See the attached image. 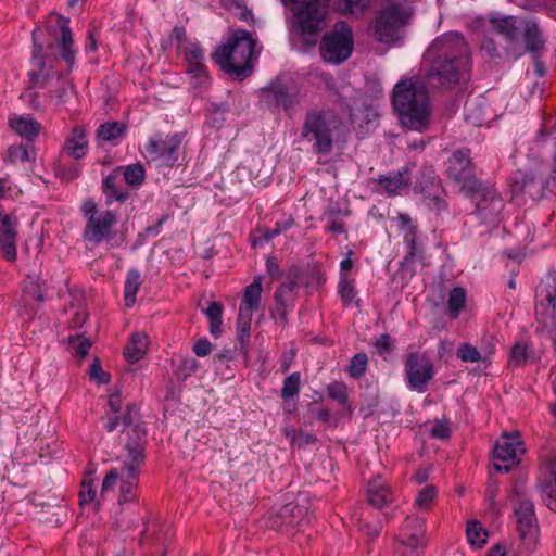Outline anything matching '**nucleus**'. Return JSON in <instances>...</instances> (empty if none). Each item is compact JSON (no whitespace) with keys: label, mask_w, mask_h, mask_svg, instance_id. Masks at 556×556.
Returning a JSON list of instances; mask_svg holds the SVG:
<instances>
[{"label":"nucleus","mask_w":556,"mask_h":556,"mask_svg":"<svg viewBox=\"0 0 556 556\" xmlns=\"http://www.w3.org/2000/svg\"><path fill=\"white\" fill-rule=\"evenodd\" d=\"M428 67L422 80L416 77L399 81L392 92V104L401 124L410 130L428 125V88L451 89L468 78L472 60L468 43L457 31L434 38L425 53Z\"/></svg>","instance_id":"f257e3e1"},{"label":"nucleus","mask_w":556,"mask_h":556,"mask_svg":"<svg viewBox=\"0 0 556 556\" xmlns=\"http://www.w3.org/2000/svg\"><path fill=\"white\" fill-rule=\"evenodd\" d=\"M124 431L128 440L125 444L126 455L118 467L111 468L103 478L101 496L113 493L118 486V505L135 503L138 500L140 466L144 462L147 432L141 427L140 415L135 404H128L122 415Z\"/></svg>","instance_id":"f03ea898"},{"label":"nucleus","mask_w":556,"mask_h":556,"mask_svg":"<svg viewBox=\"0 0 556 556\" xmlns=\"http://www.w3.org/2000/svg\"><path fill=\"white\" fill-rule=\"evenodd\" d=\"M370 4V0H309L296 3L294 16L301 40L307 47L318 42L321 30L326 26L328 8L341 13H362Z\"/></svg>","instance_id":"7ed1b4c3"},{"label":"nucleus","mask_w":556,"mask_h":556,"mask_svg":"<svg viewBox=\"0 0 556 556\" xmlns=\"http://www.w3.org/2000/svg\"><path fill=\"white\" fill-rule=\"evenodd\" d=\"M346 126L330 108H312L305 112L301 137L312 144L316 156H328L337 143L346 141Z\"/></svg>","instance_id":"20e7f679"},{"label":"nucleus","mask_w":556,"mask_h":556,"mask_svg":"<svg viewBox=\"0 0 556 556\" xmlns=\"http://www.w3.org/2000/svg\"><path fill=\"white\" fill-rule=\"evenodd\" d=\"M254 48L251 33L237 29L216 49L213 58L222 71L242 80L252 74Z\"/></svg>","instance_id":"39448f33"},{"label":"nucleus","mask_w":556,"mask_h":556,"mask_svg":"<svg viewBox=\"0 0 556 556\" xmlns=\"http://www.w3.org/2000/svg\"><path fill=\"white\" fill-rule=\"evenodd\" d=\"M412 13V8L407 4L406 0L387 5L375 20L372 36L383 43L401 39L404 28L409 23Z\"/></svg>","instance_id":"423d86ee"},{"label":"nucleus","mask_w":556,"mask_h":556,"mask_svg":"<svg viewBox=\"0 0 556 556\" xmlns=\"http://www.w3.org/2000/svg\"><path fill=\"white\" fill-rule=\"evenodd\" d=\"M260 102L270 111H283L292 115L301 105L300 89L281 79H274L260 89Z\"/></svg>","instance_id":"0eeeda50"},{"label":"nucleus","mask_w":556,"mask_h":556,"mask_svg":"<svg viewBox=\"0 0 556 556\" xmlns=\"http://www.w3.org/2000/svg\"><path fill=\"white\" fill-rule=\"evenodd\" d=\"M354 38L352 28L344 22H339L334 28L326 33L319 42L321 59L331 64H342L352 54Z\"/></svg>","instance_id":"6e6552de"},{"label":"nucleus","mask_w":556,"mask_h":556,"mask_svg":"<svg viewBox=\"0 0 556 556\" xmlns=\"http://www.w3.org/2000/svg\"><path fill=\"white\" fill-rule=\"evenodd\" d=\"M514 515L520 541L519 554L529 555L535 551L539 543V525L532 501L518 497Z\"/></svg>","instance_id":"1a4fd4ad"},{"label":"nucleus","mask_w":556,"mask_h":556,"mask_svg":"<svg viewBox=\"0 0 556 556\" xmlns=\"http://www.w3.org/2000/svg\"><path fill=\"white\" fill-rule=\"evenodd\" d=\"M122 173L125 182L130 187H139L143 184L146 177L144 167L139 163L127 166H118L102 180V191L106 204L114 201L125 202L129 198V192L117 186V178Z\"/></svg>","instance_id":"9d476101"},{"label":"nucleus","mask_w":556,"mask_h":556,"mask_svg":"<svg viewBox=\"0 0 556 556\" xmlns=\"http://www.w3.org/2000/svg\"><path fill=\"white\" fill-rule=\"evenodd\" d=\"M404 374L408 390L425 393L435 371L432 361L427 355L412 352L406 356Z\"/></svg>","instance_id":"9b49d317"},{"label":"nucleus","mask_w":556,"mask_h":556,"mask_svg":"<svg viewBox=\"0 0 556 556\" xmlns=\"http://www.w3.org/2000/svg\"><path fill=\"white\" fill-rule=\"evenodd\" d=\"M526 452L523 442L520 440L519 433H503L494 444L493 468L496 472L508 473L519 464L520 456Z\"/></svg>","instance_id":"f8f14e48"},{"label":"nucleus","mask_w":556,"mask_h":556,"mask_svg":"<svg viewBox=\"0 0 556 556\" xmlns=\"http://www.w3.org/2000/svg\"><path fill=\"white\" fill-rule=\"evenodd\" d=\"M309 521L311 517L306 505L288 503L278 510L268 514L267 527L293 533L301 531Z\"/></svg>","instance_id":"ddd939ff"},{"label":"nucleus","mask_w":556,"mask_h":556,"mask_svg":"<svg viewBox=\"0 0 556 556\" xmlns=\"http://www.w3.org/2000/svg\"><path fill=\"white\" fill-rule=\"evenodd\" d=\"M426 521L420 517L408 516L396 536V553L400 556H420L426 543Z\"/></svg>","instance_id":"4468645a"},{"label":"nucleus","mask_w":556,"mask_h":556,"mask_svg":"<svg viewBox=\"0 0 556 556\" xmlns=\"http://www.w3.org/2000/svg\"><path fill=\"white\" fill-rule=\"evenodd\" d=\"M446 174L460 184V190L464 194H470L478 190L479 182H481L473 175L468 149H458L452 153L446 162Z\"/></svg>","instance_id":"2eb2a0df"},{"label":"nucleus","mask_w":556,"mask_h":556,"mask_svg":"<svg viewBox=\"0 0 556 556\" xmlns=\"http://www.w3.org/2000/svg\"><path fill=\"white\" fill-rule=\"evenodd\" d=\"M465 195L475 201V213L482 223L490 224L500 220V215L504 208V201L495 188L479 182L478 190Z\"/></svg>","instance_id":"dca6fc26"},{"label":"nucleus","mask_w":556,"mask_h":556,"mask_svg":"<svg viewBox=\"0 0 556 556\" xmlns=\"http://www.w3.org/2000/svg\"><path fill=\"white\" fill-rule=\"evenodd\" d=\"M534 313L539 323L556 319V274L547 273L535 288Z\"/></svg>","instance_id":"f3484780"},{"label":"nucleus","mask_w":556,"mask_h":556,"mask_svg":"<svg viewBox=\"0 0 556 556\" xmlns=\"http://www.w3.org/2000/svg\"><path fill=\"white\" fill-rule=\"evenodd\" d=\"M181 141V134H174L165 139L161 135H155L149 138L146 152L152 161L164 166H173L178 160Z\"/></svg>","instance_id":"a211bd4d"},{"label":"nucleus","mask_w":556,"mask_h":556,"mask_svg":"<svg viewBox=\"0 0 556 556\" xmlns=\"http://www.w3.org/2000/svg\"><path fill=\"white\" fill-rule=\"evenodd\" d=\"M18 218L14 213L5 214L0 205V251L9 262L16 260Z\"/></svg>","instance_id":"6ab92c4d"},{"label":"nucleus","mask_w":556,"mask_h":556,"mask_svg":"<svg viewBox=\"0 0 556 556\" xmlns=\"http://www.w3.org/2000/svg\"><path fill=\"white\" fill-rule=\"evenodd\" d=\"M116 222L117 215L113 211L91 214L85 228V239L94 244L101 243L109 238V231Z\"/></svg>","instance_id":"aec40b11"},{"label":"nucleus","mask_w":556,"mask_h":556,"mask_svg":"<svg viewBox=\"0 0 556 556\" xmlns=\"http://www.w3.org/2000/svg\"><path fill=\"white\" fill-rule=\"evenodd\" d=\"M39 29H35L33 31V70L29 72V83L31 87L35 88H45L48 81L54 76L60 78L59 75L53 71L51 66L46 64L45 59L41 56L42 46L37 42L36 36Z\"/></svg>","instance_id":"412c9836"},{"label":"nucleus","mask_w":556,"mask_h":556,"mask_svg":"<svg viewBox=\"0 0 556 556\" xmlns=\"http://www.w3.org/2000/svg\"><path fill=\"white\" fill-rule=\"evenodd\" d=\"M377 184L376 191L387 195H396L402 189L409 185L407 170H397L386 175H379L372 180Z\"/></svg>","instance_id":"4be33fe9"},{"label":"nucleus","mask_w":556,"mask_h":556,"mask_svg":"<svg viewBox=\"0 0 556 556\" xmlns=\"http://www.w3.org/2000/svg\"><path fill=\"white\" fill-rule=\"evenodd\" d=\"M262 283V276H255L253 281L245 287L240 302L239 312L253 314L261 309V298L263 291Z\"/></svg>","instance_id":"5701e85b"},{"label":"nucleus","mask_w":556,"mask_h":556,"mask_svg":"<svg viewBox=\"0 0 556 556\" xmlns=\"http://www.w3.org/2000/svg\"><path fill=\"white\" fill-rule=\"evenodd\" d=\"M60 34H55V40L61 50V58L66 62L70 70L75 63V53L73 49V33L68 26V20L61 18L58 23Z\"/></svg>","instance_id":"b1692460"},{"label":"nucleus","mask_w":556,"mask_h":556,"mask_svg":"<svg viewBox=\"0 0 556 556\" xmlns=\"http://www.w3.org/2000/svg\"><path fill=\"white\" fill-rule=\"evenodd\" d=\"M88 150V141L83 127H75L64 143L63 151L74 160L83 159Z\"/></svg>","instance_id":"393cba45"},{"label":"nucleus","mask_w":556,"mask_h":556,"mask_svg":"<svg viewBox=\"0 0 556 556\" xmlns=\"http://www.w3.org/2000/svg\"><path fill=\"white\" fill-rule=\"evenodd\" d=\"M549 477L541 484V494L545 505L556 511V455L548 462Z\"/></svg>","instance_id":"a878e982"},{"label":"nucleus","mask_w":556,"mask_h":556,"mask_svg":"<svg viewBox=\"0 0 556 556\" xmlns=\"http://www.w3.org/2000/svg\"><path fill=\"white\" fill-rule=\"evenodd\" d=\"M10 127L21 137L33 140L40 131L39 123L29 116H13L9 119Z\"/></svg>","instance_id":"bb28decb"},{"label":"nucleus","mask_w":556,"mask_h":556,"mask_svg":"<svg viewBox=\"0 0 556 556\" xmlns=\"http://www.w3.org/2000/svg\"><path fill=\"white\" fill-rule=\"evenodd\" d=\"M253 314L239 312L237 317V340L239 342V351L248 361L249 349L248 343L250 339L251 320Z\"/></svg>","instance_id":"cd10ccee"},{"label":"nucleus","mask_w":556,"mask_h":556,"mask_svg":"<svg viewBox=\"0 0 556 556\" xmlns=\"http://www.w3.org/2000/svg\"><path fill=\"white\" fill-rule=\"evenodd\" d=\"M179 51L184 54L187 63V70L191 67H202L204 64V50L199 42H187L178 47Z\"/></svg>","instance_id":"c85d7f7f"},{"label":"nucleus","mask_w":556,"mask_h":556,"mask_svg":"<svg viewBox=\"0 0 556 556\" xmlns=\"http://www.w3.org/2000/svg\"><path fill=\"white\" fill-rule=\"evenodd\" d=\"M148 345L147 336L140 332L134 333L129 343L124 350V355L128 362L136 363L143 357Z\"/></svg>","instance_id":"c756f323"},{"label":"nucleus","mask_w":556,"mask_h":556,"mask_svg":"<svg viewBox=\"0 0 556 556\" xmlns=\"http://www.w3.org/2000/svg\"><path fill=\"white\" fill-rule=\"evenodd\" d=\"M275 314L281 323L287 321V315L294 307L295 295L285 289H276L275 291Z\"/></svg>","instance_id":"7c9ffc66"},{"label":"nucleus","mask_w":556,"mask_h":556,"mask_svg":"<svg viewBox=\"0 0 556 556\" xmlns=\"http://www.w3.org/2000/svg\"><path fill=\"white\" fill-rule=\"evenodd\" d=\"M205 110L206 125L216 129L222 128L226 121V114L229 112V105L226 102H210Z\"/></svg>","instance_id":"2f4dec72"},{"label":"nucleus","mask_w":556,"mask_h":556,"mask_svg":"<svg viewBox=\"0 0 556 556\" xmlns=\"http://www.w3.org/2000/svg\"><path fill=\"white\" fill-rule=\"evenodd\" d=\"M141 285V276L139 270L130 269L127 273L124 285V298L127 307H131L136 302V294Z\"/></svg>","instance_id":"473e14b6"},{"label":"nucleus","mask_w":556,"mask_h":556,"mask_svg":"<svg viewBox=\"0 0 556 556\" xmlns=\"http://www.w3.org/2000/svg\"><path fill=\"white\" fill-rule=\"evenodd\" d=\"M223 309V304L219 302H212L204 311V315L210 321V333L214 338H219L222 334Z\"/></svg>","instance_id":"72a5a7b5"},{"label":"nucleus","mask_w":556,"mask_h":556,"mask_svg":"<svg viewBox=\"0 0 556 556\" xmlns=\"http://www.w3.org/2000/svg\"><path fill=\"white\" fill-rule=\"evenodd\" d=\"M126 131V125L119 122H108L101 124L97 129V136L105 142L121 138Z\"/></svg>","instance_id":"f704fd0d"},{"label":"nucleus","mask_w":556,"mask_h":556,"mask_svg":"<svg viewBox=\"0 0 556 556\" xmlns=\"http://www.w3.org/2000/svg\"><path fill=\"white\" fill-rule=\"evenodd\" d=\"M338 294L345 305H350L356 298L355 281L348 274L340 273Z\"/></svg>","instance_id":"c9c22d12"},{"label":"nucleus","mask_w":556,"mask_h":556,"mask_svg":"<svg viewBox=\"0 0 556 556\" xmlns=\"http://www.w3.org/2000/svg\"><path fill=\"white\" fill-rule=\"evenodd\" d=\"M390 491L383 485L377 482L368 484V502L370 505L382 508L390 501Z\"/></svg>","instance_id":"e433bc0d"},{"label":"nucleus","mask_w":556,"mask_h":556,"mask_svg":"<svg viewBox=\"0 0 556 556\" xmlns=\"http://www.w3.org/2000/svg\"><path fill=\"white\" fill-rule=\"evenodd\" d=\"M328 396L336 401L343 409H350L349 390L344 382L334 381L327 386Z\"/></svg>","instance_id":"4c0bfd02"},{"label":"nucleus","mask_w":556,"mask_h":556,"mask_svg":"<svg viewBox=\"0 0 556 556\" xmlns=\"http://www.w3.org/2000/svg\"><path fill=\"white\" fill-rule=\"evenodd\" d=\"M301 375L300 372H292L283 380L281 389V399L285 402L296 400L300 394Z\"/></svg>","instance_id":"58836bf2"},{"label":"nucleus","mask_w":556,"mask_h":556,"mask_svg":"<svg viewBox=\"0 0 556 556\" xmlns=\"http://www.w3.org/2000/svg\"><path fill=\"white\" fill-rule=\"evenodd\" d=\"M466 303V292L462 287H455L451 290L447 301V307L451 318L459 316L462 308Z\"/></svg>","instance_id":"ea45409f"},{"label":"nucleus","mask_w":556,"mask_h":556,"mask_svg":"<svg viewBox=\"0 0 556 556\" xmlns=\"http://www.w3.org/2000/svg\"><path fill=\"white\" fill-rule=\"evenodd\" d=\"M186 72L190 76L191 86L199 92L210 87L211 77L207 74L206 66L191 67L190 70H186Z\"/></svg>","instance_id":"a19ab883"},{"label":"nucleus","mask_w":556,"mask_h":556,"mask_svg":"<svg viewBox=\"0 0 556 556\" xmlns=\"http://www.w3.org/2000/svg\"><path fill=\"white\" fill-rule=\"evenodd\" d=\"M525 43L528 51L536 54L543 48L544 41L542 39L541 30L538 25H528L525 29Z\"/></svg>","instance_id":"79ce46f5"},{"label":"nucleus","mask_w":556,"mask_h":556,"mask_svg":"<svg viewBox=\"0 0 556 556\" xmlns=\"http://www.w3.org/2000/svg\"><path fill=\"white\" fill-rule=\"evenodd\" d=\"M528 361L534 363L536 359L530 354L529 345L527 342H516L510 350V362L515 366H521Z\"/></svg>","instance_id":"37998d69"},{"label":"nucleus","mask_w":556,"mask_h":556,"mask_svg":"<svg viewBox=\"0 0 556 556\" xmlns=\"http://www.w3.org/2000/svg\"><path fill=\"white\" fill-rule=\"evenodd\" d=\"M457 357L460 358L465 363H476L482 361L486 364L488 357L483 356L481 351L470 343H462L457 348Z\"/></svg>","instance_id":"c03bdc74"},{"label":"nucleus","mask_w":556,"mask_h":556,"mask_svg":"<svg viewBox=\"0 0 556 556\" xmlns=\"http://www.w3.org/2000/svg\"><path fill=\"white\" fill-rule=\"evenodd\" d=\"M399 222L401 225V229L404 231L403 241L405 244L414 243L417 241V225L413 222L410 216L406 213H401L399 215Z\"/></svg>","instance_id":"a18cd8bd"},{"label":"nucleus","mask_w":556,"mask_h":556,"mask_svg":"<svg viewBox=\"0 0 556 556\" xmlns=\"http://www.w3.org/2000/svg\"><path fill=\"white\" fill-rule=\"evenodd\" d=\"M56 176L66 181H72L79 177L81 173V168L79 164L71 162H60V164L55 168Z\"/></svg>","instance_id":"49530a36"},{"label":"nucleus","mask_w":556,"mask_h":556,"mask_svg":"<svg viewBox=\"0 0 556 556\" xmlns=\"http://www.w3.org/2000/svg\"><path fill=\"white\" fill-rule=\"evenodd\" d=\"M486 531L478 521L475 520L467 525V538L470 544L481 547L486 542Z\"/></svg>","instance_id":"de8ad7c7"},{"label":"nucleus","mask_w":556,"mask_h":556,"mask_svg":"<svg viewBox=\"0 0 556 556\" xmlns=\"http://www.w3.org/2000/svg\"><path fill=\"white\" fill-rule=\"evenodd\" d=\"M437 495L434 485H426L421 489L415 498V506L422 510H428Z\"/></svg>","instance_id":"09e8293b"},{"label":"nucleus","mask_w":556,"mask_h":556,"mask_svg":"<svg viewBox=\"0 0 556 556\" xmlns=\"http://www.w3.org/2000/svg\"><path fill=\"white\" fill-rule=\"evenodd\" d=\"M68 346L76 355L84 358L90 350L91 342L83 336H70Z\"/></svg>","instance_id":"8fccbe9b"},{"label":"nucleus","mask_w":556,"mask_h":556,"mask_svg":"<svg viewBox=\"0 0 556 556\" xmlns=\"http://www.w3.org/2000/svg\"><path fill=\"white\" fill-rule=\"evenodd\" d=\"M368 357L365 353L355 354L349 366V374L353 378L362 377L367 368Z\"/></svg>","instance_id":"3c124183"},{"label":"nucleus","mask_w":556,"mask_h":556,"mask_svg":"<svg viewBox=\"0 0 556 556\" xmlns=\"http://www.w3.org/2000/svg\"><path fill=\"white\" fill-rule=\"evenodd\" d=\"M199 368V362L193 357H184L180 359L176 375L179 380H187L188 377L193 375Z\"/></svg>","instance_id":"603ef678"},{"label":"nucleus","mask_w":556,"mask_h":556,"mask_svg":"<svg viewBox=\"0 0 556 556\" xmlns=\"http://www.w3.org/2000/svg\"><path fill=\"white\" fill-rule=\"evenodd\" d=\"M228 9L241 21L254 22L252 10L242 0H228Z\"/></svg>","instance_id":"864d4df0"},{"label":"nucleus","mask_w":556,"mask_h":556,"mask_svg":"<svg viewBox=\"0 0 556 556\" xmlns=\"http://www.w3.org/2000/svg\"><path fill=\"white\" fill-rule=\"evenodd\" d=\"M496 29L508 39H514L517 34L516 22L513 17H505L495 23Z\"/></svg>","instance_id":"5fc2aeb1"},{"label":"nucleus","mask_w":556,"mask_h":556,"mask_svg":"<svg viewBox=\"0 0 556 556\" xmlns=\"http://www.w3.org/2000/svg\"><path fill=\"white\" fill-rule=\"evenodd\" d=\"M89 375L98 384H105L110 381V375L102 369L98 357H96L89 366Z\"/></svg>","instance_id":"6e6d98bb"},{"label":"nucleus","mask_w":556,"mask_h":556,"mask_svg":"<svg viewBox=\"0 0 556 556\" xmlns=\"http://www.w3.org/2000/svg\"><path fill=\"white\" fill-rule=\"evenodd\" d=\"M407 248V253L404 257L403 264L409 265L415 261L424 262V249L418 244V241H415L413 244H405Z\"/></svg>","instance_id":"4d7b16f0"},{"label":"nucleus","mask_w":556,"mask_h":556,"mask_svg":"<svg viewBox=\"0 0 556 556\" xmlns=\"http://www.w3.org/2000/svg\"><path fill=\"white\" fill-rule=\"evenodd\" d=\"M8 157L12 162H28L30 160V153L26 146L21 144L17 147H10L8 149Z\"/></svg>","instance_id":"13d9d810"},{"label":"nucleus","mask_w":556,"mask_h":556,"mask_svg":"<svg viewBox=\"0 0 556 556\" xmlns=\"http://www.w3.org/2000/svg\"><path fill=\"white\" fill-rule=\"evenodd\" d=\"M431 435L435 439L445 440L451 437V429L447 421L437 420L431 429Z\"/></svg>","instance_id":"bf43d9fd"},{"label":"nucleus","mask_w":556,"mask_h":556,"mask_svg":"<svg viewBox=\"0 0 556 556\" xmlns=\"http://www.w3.org/2000/svg\"><path fill=\"white\" fill-rule=\"evenodd\" d=\"M349 216V212L343 210L339 203H331L324 213L325 219H342Z\"/></svg>","instance_id":"052dcab7"},{"label":"nucleus","mask_w":556,"mask_h":556,"mask_svg":"<svg viewBox=\"0 0 556 556\" xmlns=\"http://www.w3.org/2000/svg\"><path fill=\"white\" fill-rule=\"evenodd\" d=\"M425 200H426L427 206L431 210L437 211L438 213L445 211L447 207V203L441 194L426 197Z\"/></svg>","instance_id":"680f3d73"},{"label":"nucleus","mask_w":556,"mask_h":556,"mask_svg":"<svg viewBox=\"0 0 556 556\" xmlns=\"http://www.w3.org/2000/svg\"><path fill=\"white\" fill-rule=\"evenodd\" d=\"M372 345L379 355H383L391 349V338L388 333H383L374 341Z\"/></svg>","instance_id":"e2e57ef3"},{"label":"nucleus","mask_w":556,"mask_h":556,"mask_svg":"<svg viewBox=\"0 0 556 556\" xmlns=\"http://www.w3.org/2000/svg\"><path fill=\"white\" fill-rule=\"evenodd\" d=\"M194 354L200 357L208 355L212 351V344L206 338L199 339L192 348Z\"/></svg>","instance_id":"0e129e2a"},{"label":"nucleus","mask_w":556,"mask_h":556,"mask_svg":"<svg viewBox=\"0 0 556 556\" xmlns=\"http://www.w3.org/2000/svg\"><path fill=\"white\" fill-rule=\"evenodd\" d=\"M381 529L382 526L380 522L375 525L366 523L361 527V531L368 538L369 541L376 540L380 535Z\"/></svg>","instance_id":"69168bd1"},{"label":"nucleus","mask_w":556,"mask_h":556,"mask_svg":"<svg viewBox=\"0 0 556 556\" xmlns=\"http://www.w3.org/2000/svg\"><path fill=\"white\" fill-rule=\"evenodd\" d=\"M103 427L108 432H113L117 429L121 424L122 416L119 417L117 414H106L103 418Z\"/></svg>","instance_id":"338daca9"},{"label":"nucleus","mask_w":556,"mask_h":556,"mask_svg":"<svg viewBox=\"0 0 556 556\" xmlns=\"http://www.w3.org/2000/svg\"><path fill=\"white\" fill-rule=\"evenodd\" d=\"M71 91H72L71 84H65L64 81L60 83V86L55 90L56 103L58 104L66 103Z\"/></svg>","instance_id":"774afa93"}]
</instances>
